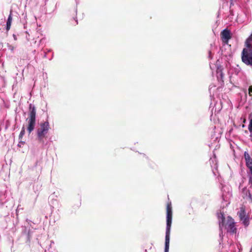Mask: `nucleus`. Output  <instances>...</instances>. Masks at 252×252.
I'll return each mask as SVG.
<instances>
[{
    "instance_id": "obj_6",
    "label": "nucleus",
    "mask_w": 252,
    "mask_h": 252,
    "mask_svg": "<svg viewBox=\"0 0 252 252\" xmlns=\"http://www.w3.org/2000/svg\"><path fill=\"white\" fill-rule=\"evenodd\" d=\"M237 215L239 217L240 221L242 222L243 224L246 227L248 226L250 224V218L247 215L245 207L244 205L240 207V211L238 212Z\"/></svg>"
},
{
    "instance_id": "obj_14",
    "label": "nucleus",
    "mask_w": 252,
    "mask_h": 252,
    "mask_svg": "<svg viewBox=\"0 0 252 252\" xmlns=\"http://www.w3.org/2000/svg\"><path fill=\"white\" fill-rule=\"evenodd\" d=\"M249 183L252 185V169L250 170V173L249 174Z\"/></svg>"
},
{
    "instance_id": "obj_15",
    "label": "nucleus",
    "mask_w": 252,
    "mask_h": 252,
    "mask_svg": "<svg viewBox=\"0 0 252 252\" xmlns=\"http://www.w3.org/2000/svg\"><path fill=\"white\" fill-rule=\"evenodd\" d=\"M252 41V37H249L247 39V41H246V46H247V44H248V43H250L252 44V43H251Z\"/></svg>"
},
{
    "instance_id": "obj_5",
    "label": "nucleus",
    "mask_w": 252,
    "mask_h": 252,
    "mask_svg": "<svg viewBox=\"0 0 252 252\" xmlns=\"http://www.w3.org/2000/svg\"><path fill=\"white\" fill-rule=\"evenodd\" d=\"M242 61L246 64L252 66V44L248 43L247 48L243 49Z\"/></svg>"
},
{
    "instance_id": "obj_9",
    "label": "nucleus",
    "mask_w": 252,
    "mask_h": 252,
    "mask_svg": "<svg viewBox=\"0 0 252 252\" xmlns=\"http://www.w3.org/2000/svg\"><path fill=\"white\" fill-rule=\"evenodd\" d=\"M12 16H11V11L10 12V14L8 16L7 23H6V30L8 31L11 27V24L12 22Z\"/></svg>"
},
{
    "instance_id": "obj_3",
    "label": "nucleus",
    "mask_w": 252,
    "mask_h": 252,
    "mask_svg": "<svg viewBox=\"0 0 252 252\" xmlns=\"http://www.w3.org/2000/svg\"><path fill=\"white\" fill-rule=\"evenodd\" d=\"M219 226L220 229L224 227L228 232L236 233L237 228L235 225V222L233 219L228 216L227 218L226 222H225V218L223 214H221L220 220H219Z\"/></svg>"
},
{
    "instance_id": "obj_13",
    "label": "nucleus",
    "mask_w": 252,
    "mask_h": 252,
    "mask_svg": "<svg viewBox=\"0 0 252 252\" xmlns=\"http://www.w3.org/2000/svg\"><path fill=\"white\" fill-rule=\"evenodd\" d=\"M25 134V127L24 126L22 127V130L19 135V138L21 139Z\"/></svg>"
},
{
    "instance_id": "obj_10",
    "label": "nucleus",
    "mask_w": 252,
    "mask_h": 252,
    "mask_svg": "<svg viewBox=\"0 0 252 252\" xmlns=\"http://www.w3.org/2000/svg\"><path fill=\"white\" fill-rule=\"evenodd\" d=\"M76 17L75 18H73L70 20V25L71 26H76L78 24V21L76 19Z\"/></svg>"
},
{
    "instance_id": "obj_7",
    "label": "nucleus",
    "mask_w": 252,
    "mask_h": 252,
    "mask_svg": "<svg viewBox=\"0 0 252 252\" xmlns=\"http://www.w3.org/2000/svg\"><path fill=\"white\" fill-rule=\"evenodd\" d=\"M221 39L225 44H227L229 39L231 38V34L230 31L228 29H226L223 30L220 32Z\"/></svg>"
},
{
    "instance_id": "obj_1",
    "label": "nucleus",
    "mask_w": 252,
    "mask_h": 252,
    "mask_svg": "<svg viewBox=\"0 0 252 252\" xmlns=\"http://www.w3.org/2000/svg\"><path fill=\"white\" fill-rule=\"evenodd\" d=\"M172 220V207L171 202L166 205V229L165 242V252H168L169 249L170 233Z\"/></svg>"
},
{
    "instance_id": "obj_16",
    "label": "nucleus",
    "mask_w": 252,
    "mask_h": 252,
    "mask_svg": "<svg viewBox=\"0 0 252 252\" xmlns=\"http://www.w3.org/2000/svg\"><path fill=\"white\" fill-rule=\"evenodd\" d=\"M249 94L250 96H252V86H250L249 88Z\"/></svg>"
},
{
    "instance_id": "obj_11",
    "label": "nucleus",
    "mask_w": 252,
    "mask_h": 252,
    "mask_svg": "<svg viewBox=\"0 0 252 252\" xmlns=\"http://www.w3.org/2000/svg\"><path fill=\"white\" fill-rule=\"evenodd\" d=\"M250 117H252V113L250 114ZM248 128L250 132L252 133V118L250 120Z\"/></svg>"
},
{
    "instance_id": "obj_4",
    "label": "nucleus",
    "mask_w": 252,
    "mask_h": 252,
    "mask_svg": "<svg viewBox=\"0 0 252 252\" xmlns=\"http://www.w3.org/2000/svg\"><path fill=\"white\" fill-rule=\"evenodd\" d=\"M50 129V125L48 121L41 123L36 130V134L38 141L43 143L44 139L46 138V135Z\"/></svg>"
},
{
    "instance_id": "obj_2",
    "label": "nucleus",
    "mask_w": 252,
    "mask_h": 252,
    "mask_svg": "<svg viewBox=\"0 0 252 252\" xmlns=\"http://www.w3.org/2000/svg\"><path fill=\"white\" fill-rule=\"evenodd\" d=\"M36 109L34 105L32 104L29 105L28 117L26 119L27 122V129L29 134L34 130L36 124Z\"/></svg>"
},
{
    "instance_id": "obj_12",
    "label": "nucleus",
    "mask_w": 252,
    "mask_h": 252,
    "mask_svg": "<svg viewBox=\"0 0 252 252\" xmlns=\"http://www.w3.org/2000/svg\"><path fill=\"white\" fill-rule=\"evenodd\" d=\"M217 73L219 74V75H220V79L223 81V77H224V74H223L222 70L221 69H220V70L218 69Z\"/></svg>"
},
{
    "instance_id": "obj_8",
    "label": "nucleus",
    "mask_w": 252,
    "mask_h": 252,
    "mask_svg": "<svg viewBox=\"0 0 252 252\" xmlns=\"http://www.w3.org/2000/svg\"><path fill=\"white\" fill-rule=\"evenodd\" d=\"M244 157L246 162L247 166L250 169V170L252 169V158L250 156L248 153L245 152L244 153Z\"/></svg>"
}]
</instances>
